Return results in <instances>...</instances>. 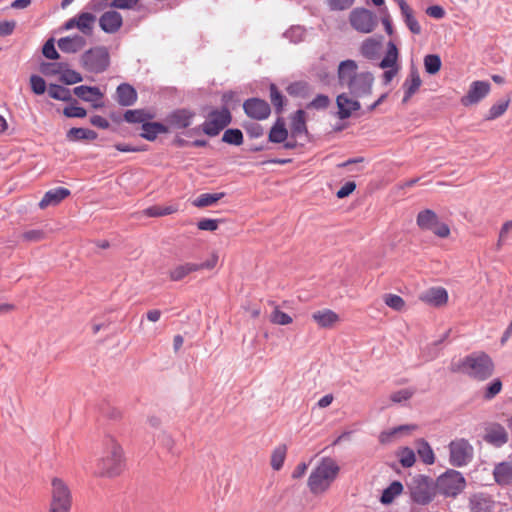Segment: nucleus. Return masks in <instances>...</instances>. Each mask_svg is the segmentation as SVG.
<instances>
[{
  "instance_id": "6e6d98bb",
  "label": "nucleus",
  "mask_w": 512,
  "mask_h": 512,
  "mask_svg": "<svg viewBox=\"0 0 512 512\" xmlns=\"http://www.w3.org/2000/svg\"><path fill=\"white\" fill-rule=\"evenodd\" d=\"M384 302L388 307L396 311H401L405 306L404 300L396 294H387L384 298Z\"/></svg>"
},
{
  "instance_id": "412c9836",
  "label": "nucleus",
  "mask_w": 512,
  "mask_h": 512,
  "mask_svg": "<svg viewBox=\"0 0 512 512\" xmlns=\"http://www.w3.org/2000/svg\"><path fill=\"white\" fill-rule=\"evenodd\" d=\"M382 50L381 38H367L360 46L361 55L368 60H377L380 57Z\"/></svg>"
},
{
  "instance_id": "bf43d9fd",
  "label": "nucleus",
  "mask_w": 512,
  "mask_h": 512,
  "mask_svg": "<svg viewBox=\"0 0 512 512\" xmlns=\"http://www.w3.org/2000/svg\"><path fill=\"white\" fill-rule=\"evenodd\" d=\"M330 104V99L324 94L317 95L308 105L307 108H313L316 110L326 109Z\"/></svg>"
},
{
  "instance_id": "423d86ee",
  "label": "nucleus",
  "mask_w": 512,
  "mask_h": 512,
  "mask_svg": "<svg viewBox=\"0 0 512 512\" xmlns=\"http://www.w3.org/2000/svg\"><path fill=\"white\" fill-rule=\"evenodd\" d=\"M435 485L441 495L455 498L465 489L466 480L461 472L449 469L437 478Z\"/></svg>"
},
{
  "instance_id": "c03bdc74",
  "label": "nucleus",
  "mask_w": 512,
  "mask_h": 512,
  "mask_svg": "<svg viewBox=\"0 0 512 512\" xmlns=\"http://www.w3.org/2000/svg\"><path fill=\"white\" fill-rule=\"evenodd\" d=\"M158 134H160V123L146 121L142 124V132L140 133L141 137L147 140H154L157 138Z\"/></svg>"
},
{
  "instance_id": "a18cd8bd",
  "label": "nucleus",
  "mask_w": 512,
  "mask_h": 512,
  "mask_svg": "<svg viewBox=\"0 0 512 512\" xmlns=\"http://www.w3.org/2000/svg\"><path fill=\"white\" fill-rule=\"evenodd\" d=\"M424 67L428 74H436L441 68V59L436 54H428L424 57Z\"/></svg>"
},
{
  "instance_id": "ddd939ff",
  "label": "nucleus",
  "mask_w": 512,
  "mask_h": 512,
  "mask_svg": "<svg viewBox=\"0 0 512 512\" xmlns=\"http://www.w3.org/2000/svg\"><path fill=\"white\" fill-rule=\"evenodd\" d=\"M491 85L488 81H473L465 96L461 98V104L470 106L480 102L490 92Z\"/></svg>"
},
{
  "instance_id": "6e6552de",
  "label": "nucleus",
  "mask_w": 512,
  "mask_h": 512,
  "mask_svg": "<svg viewBox=\"0 0 512 512\" xmlns=\"http://www.w3.org/2000/svg\"><path fill=\"white\" fill-rule=\"evenodd\" d=\"M449 462L454 467H464L468 465L472 458L474 449L468 440L460 438L451 441L448 445Z\"/></svg>"
},
{
  "instance_id": "864d4df0",
  "label": "nucleus",
  "mask_w": 512,
  "mask_h": 512,
  "mask_svg": "<svg viewBox=\"0 0 512 512\" xmlns=\"http://www.w3.org/2000/svg\"><path fill=\"white\" fill-rule=\"evenodd\" d=\"M305 31L300 26L291 27L284 33V37L292 43H298L303 40Z\"/></svg>"
},
{
  "instance_id": "2eb2a0df",
  "label": "nucleus",
  "mask_w": 512,
  "mask_h": 512,
  "mask_svg": "<svg viewBox=\"0 0 512 512\" xmlns=\"http://www.w3.org/2000/svg\"><path fill=\"white\" fill-rule=\"evenodd\" d=\"M73 93L83 101L92 103L96 109L103 107L101 100L104 95L96 86L80 85L73 89Z\"/></svg>"
},
{
  "instance_id": "8fccbe9b",
  "label": "nucleus",
  "mask_w": 512,
  "mask_h": 512,
  "mask_svg": "<svg viewBox=\"0 0 512 512\" xmlns=\"http://www.w3.org/2000/svg\"><path fill=\"white\" fill-rule=\"evenodd\" d=\"M412 429H414V426L401 425V426L395 427L389 431L382 432L379 436V440L383 444L389 443L391 441L392 437L396 436L397 434H399L403 431H410Z\"/></svg>"
},
{
  "instance_id": "09e8293b",
  "label": "nucleus",
  "mask_w": 512,
  "mask_h": 512,
  "mask_svg": "<svg viewBox=\"0 0 512 512\" xmlns=\"http://www.w3.org/2000/svg\"><path fill=\"white\" fill-rule=\"evenodd\" d=\"M222 141L227 144L239 146L243 143V134L239 129H227L223 133Z\"/></svg>"
},
{
  "instance_id": "79ce46f5",
  "label": "nucleus",
  "mask_w": 512,
  "mask_h": 512,
  "mask_svg": "<svg viewBox=\"0 0 512 512\" xmlns=\"http://www.w3.org/2000/svg\"><path fill=\"white\" fill-rule=\"evenodd\" d=\"M48 94L51 98H53L55 100H60V101H65V102L72 100V95H71L70 90L61 85L51 84L48 88Z\"/></svg>"
},
{
  "instance_id": "aec40b11",
  "label": "nucleus",
  "mask_w": 512,
  "mask_h": 512,
  "mask_svg": "<svg viewBox=\"0 0 512 512\" xmlns=\"http://www.w3.org/2000/svg\"><path fill=\"white\" fill-rule=\"evenodd\" d=\"M70 195V190L64 187H57L47 191L41 201L39 202V207L41 209H46L49 206H56L62 200Z\"/></svg>"
},
{
  "instance_id": "ea45409f",
  "label": "nucleus",
  "mask_w": 512,
  "mask_h": 512,
  "mask_svg": "<svg viewBox=\"0 0 512 512\" xmlns=\"http://www.w3.org/2000/svg\"><path fill=\"white\" fill-rule=\"evenodd\" d=\"M288 137V131L283 121L277 120L270 130L269 141L273 143H283Z\"/></svg>"
},
{
  "instance_id": "c756f323",
  "label": "nucleus",
  "mask_w": 512,
  "mask_h": 512,
  "mask_svg": "<svg viewBox=\"0 0 512 512\" xmlns=\"http://www.w3.org/2000/svg\"><path fill=\"white\" fill-rule=\"evenodd\" d=\"M311 317L321 328H330L339 321L338 314L330 309L318 310Z\"/></svg>"
},
{
  "instance_id": "680f3d73",
  "label": "nucleus",
  "mask_w": 512,
  "mask_h": 512,
  "mask_svg": "<svg viewBox=\"0 0 512 512\" xmlns=\"http://www.w3.org/2000/svg\"><path fill=\"white\" fill-rule=\"evenodd\" d=\"M30 84L32 91L37 95L43 94L46 90L45 80L38 75H32L30 77Z\"/></svg>"
},
{
  "instance_id": "603ef678",
  "label": "nucleus",
  "mask_w": 512,
  "mask_h": 512,
  "mask_svg": "<svg viewBox=\"0 0 512 512\" xmlns=\"http://www.w3.org/2000/svg\"><path fill=\"white\" fill-rule=\"evenodd\" d=\"M308 91L309 85L304 81L294 82L287 87V92L294 96H304Z\"/></svg>"
},
{
  "instance_id": "69168bd1",
  "label": "nucleus",
  "mask_w": 512,
  "mask_h": 512,
  "mask_svg": "<svg viewBox=\"0 0 512 512\" xmlns=\"http://www.w3.org/2000/svg\"><path fill=\"white\" fill-rule=\"evenodd\" d=\"M42 53L46 58L50 60H56L59 58V54L55 49L53 39H49L46 41V43L43 45Z\"/></svg>"
},
{
  "instance_id": "473e14b6",
  "label": "nucleus",
  "mask_w": 512,
  "mask_h": 512,
  "mask_svg": "<svg viewBox=\"0 0 512 512\" xmlns=\"http://www.w3.org/2000/svg\"><path fill=\"white\" fill-rule=\"evenodd\" d=\"M153 118L154 114L145 109L127 110L123 115V119L127 123L133 124H144L146 121H150Z\"/></svg>"
},
{
  "instance_id": "39448f33",
  "label": "nucleus",
  "mask_w": 512,
  "mask_h": 512,
  "mask_svg": "<svg viewBox=\"0 0 512 512\" xmlns=\"http://www.w3.org/2000/svg\"><path fill=\"white\" fill-rule=\"evenodd\" d=\"M80 63L90 73H103L110 65L109 51L105 46L90 48L81 55Z\"/></svg>"
},
{
  "instance_id": "f3484780",
  "label": "nucleus",
  "mask_w": 512,
  "mask_h": 512,
  "mask_svg": "<svg viewBox=\"0 0 512 512\" xmlns=\"http://www.w3.org/2000/svg\"><path fill=\"white\" fill-rule=\"evenodd\" d=\"M494 505L492 496L483 492L474 493L469 498L471 512H492Z\"/></svg>"
},
{
  "instance_id": "c85d7f7f",
  "label": "nucleus",
  "mask_w": 512,
  "mask_h": 512,
  "mask_svg": "<svg viewBox=\"0 0 512 512\" xmlns=\"http://www.w3.org/2000/svg\"><path fill=\"white\" fill-rule=\"evenodd\" d=\"M421 84L422 81L418 73V70L415 67H412L408 78L405 80L403 84V88L405 90L403 102H407L412 97V95L420 88Z\"/></svg>"
},
{
  "instance_id": "b1692460",
  "label": "nucleus",
  "mask_w": 512,
  "mask_h": 512,
  "mask_svg": "<svg viewBox=\"0 0 512 512\" xmlns=\"http://www.w3.org/2000/svg\"><path fill=\"white\" fill-rule=\"evenodd\" d=\"M495 482L500 486H507L512 483V462L503 461L497 463L493 469Z\"/></svg>"
},
{
  "instance_id": "bb28decb",
  "label": "nucleus",
  "mask_w": 512,
  "mask_h": 512,
  "mask_svg": "<svg viewBox=\"0 0 512 512\" xmlns=\"http://www.w3.org/2000/svg\"><path fill=\"white\" fill-rule=\"evenodd\" d=\"M195 116V113L187 109H179L171 113L168 118V122L175 128H186L191 123Z\"/></svg>"
},
{
  "instance_id": "9d476101",
  "label": "nucleus",
  "mask_w": 512,
  "mask_h": 512,
  "mask_svg": "<svg viewBox=\"0 0 512 512\" xmlns=\"http://www.w3.org/2000/svg\"><path fill=\"white\" fill-rule=\"evenodd\" d=\"M398 57L399 53L396 45L392 41L388 42L385 56L379 63V67L385 69L383 73L385 85L389 84L399 72Z\"/></svg>"
},
{
  "instance_id": "0e129e2a",
  "label": "nucleus",
  "mask_w": 512,
  "mask_h": 512,
  "mask_svg": "<svg viewBox=\"0 0 512 512\" xmlns=\"http://www.w3.org/2000/svg\"><path fill=\"white\" fill-rule=\"evenodd\" d=\"M221 220L204 218L198 221L197 227L203 231H215L218 229Z\"/></svg>"
},
{
  "instance_id": "9b49d317",
  "label": "nucleus",
  "mask_w": 512,
  "mask_h": 512,
  "mask_svg": "<svg viewBox=\"0 0 512 512\" xmlns=\"http://www.w3.org/2000/svg\"><path fill=\"white\" fill-rule=\"evenodd\" d=\"M351 26L361 33H370L377 25L376 16L365 8L354 9L349 16Z\"/></svg>"
},
{
  "instance_id": "f257e3e1",
  "label": "nucleus",
  "mask_w": 512,
  "mask_h": 512,
  "mask_svg": "<svg viewBox=\"0 0 512 512\" xmlns=\"http://www.w3.org/2000/svg\"><path fill=\"white\" fill-rule=\"evenodd\" d=\"M450 370L454 373L460 372L470 378L483 381L493 374L494 363L488 354L475 352L459 361H453Z\"/></svg>"
},
{
  "instance_id": "2f4dec72",
  "label": "nucleus",
  "mask_w": 512,
  "mask_h": 512,
  "mask_svg": "<svg viewBox=\"0 0 512 512\" xmlns=\"http://www.w3.org/2000/svg\"><path fill=\"white\" fill-rule=\"evenodd\" d=\"M77 17L76 28L80 30L84 35L90 36L93 33L94 23L96 17L89 12H82Z\"/></svg>"
},
{
  "instance_id": "49530a36",
  "label": "nucleus",
  "mask_w": 512,
  "mask_h": 512,
  "mask_svg": "<svg viewBox=\"0 0 512 512\" xmlns=\"http://www.w3.org/2000/svg\"><path fill=\"white\" fill-rule=\"evenodd\" d=\"M510 100H501L492 105L486 115V120H494L504 114L509 106Z\"/></svg>"
},
{
  "instance_id": "cd10ccee",
  "label": "nucleus",
  "mask_w": 512,
  "mask_h": 512,
  "mask_svg": "<svg viewBox=\"0 0 512 512\" xmlns=\"http://www.w3.org/2000/svg\"><path fill=\"white\" fill-rule=\"evenodd\" d=\"M401 14L404 18V22L413 34L421 33V26L413 15V11L405 0H396Z\"/></svg>"
},
{
  "instance_id": "338daca9",
  "label": "nucleus",
  "mask_w": 512,
  "mask_h": 512,
  "mask_svg": "<svg viewBox=\"0 0 512 512\" xmlns=\"http://www.w3.org/2000/svg\"><path fill=\"white\" fill-rule=\"evenodd\" d=\"M414 391L411 389H401L391 394L390 399L395 403H401L412 397Z\"/></svg>"
},
{
  "instance_id": "e433bc0d",
  "label": "nucleus",
  "mask_w": 512,
  "mask_h": 512,
  "mask_svg": "<svg viewBox=\"0 0 512 512\" xmlns=\"http://www.w3.org/2000/svg\"><path fill=\"white\" fill-rule=\"evenodd\" d=\"M438 217L436 213L430 209L419 212L417 216V225L421 229L431 230L437 224Z\"/></svg>"
},
{
  "instance_id": "393cba45",
  "label": "nucleus",
  "mask_w": 512,
  "mask_h": 512,
  "mask_svg": "<svg viewBox=\"0 0 512 512\" xmlns=\"http://www.w3.org/2000/svg\"><path fill=\"white\" fill-rule=\"evenodd\" d=\"M116 101L121 106H132L137 101V92L133 86L128 83L120 84L116 89Z\"/></svg>"
},
{
  "instance_id": "4be33fe9",
  "label": "nucleus",
  "mask_w": 512,
  "mask_h": 512,
  "mask_svg": "<svg viewBox=\"0 0 512 512\" xmlns=\"http://www.w3.org/2000/svg\"><path fill=\"white\" fill-rule=\"evenodd\" d=\"M420 299L433 306H442L448 301V293L442 287H433L421 294Z\"/></svg>"
},
{
  "instance_id": "c9c22d12",
  "label": "nucleus",
  "mask_w": 512,
  "mask_h": 512,
  "mask_svg": "<svg viewBox=\"0 0 512 512\" xmlns=\"http://www.w3.org/2000/svg\"><path fill=\"white\" fill-rule=\"evenodd\" d=\"M66 137L72 142L80 140H95L97 138V133L91 129L74 127L67 132Z\"/></svg>"
},
{
  "instance_id": "72a5a7b5",
  "label": "nucleus",
  "mask_w": 512,
  "mask_h": 512,
  "mask_svg": "<svg viewBox=\"0 0 512 512\" xmlns=\"http://www.w3.org/2000/svg\"><path fill=\"white\" fill-rule=\"evenodd\" d=\"M417 454L421 461L426 465H432L435 462V455L430 444L424 439L416 441Z\"/></svg>"
},
{
  "instance_id": "7c9ffc66",
  "label": "nucleus",
  "mask_w": 512,
  "mask_h": 512,
  "mask_svg": "<svg viewBox=\"0 0 512 512\" xmlns=\"http://www.w3.org/2000/svg\"><path fill=\"white\" fill-rule=\"evenodd\" d=\"M306 133V113L299 109L291 117V136L297 138Z\"/></svg>"
},
{
  "instance_id": "4d7b16f0",
  "label": "nucleus",
  "mask_w": 512,
  "mask_h": 512,
  "mask_svg": "<svg viewBox=\"0 0 512 512\" xmlns=\"http://www.w3.org/2000/svg\"><path fill=\"white\" fill-rule=\"evenodd\" d=\"M502 389V382L499 378L494 379L489 383L484 392V398L490 400L494 398Z\"/></svg>"
},
{
  "instance_id": "5fc2aeb1",
  "label": "nucleus",
  "mask_w": 512,
  "mask_h": 512,
  "mask_svg": "<svg viewBox=\"0 0 512 512\" xmlns=\"http://www.w3.org/2000/svg\"><path fill=\"white\" fill-rule=\"evenodd\" d=\"M270 321L278 325H288L292 323V318L287 313L276 308L270 316Z\"/></svg>"
},
{
  "instance_id": "3c124183",
  "label": "nucleus",
  "mask_w": 512,
  "mask_h": 512,
  "mask_svg": "<svg viewBox=\"0 0 512 512\" xmlns=\"http://www.w3.org/2000/svg\"><path fill=\"white\" fill-rule=\"evenodd\" d=\"M67 66L66 62H57V63H43L41 65V72L44 75H60L62 74L63 69Z\"/></svg>"
},
{
  "instance_id": "f8f14e48",
  "label": "nucleus",
  "mask_w": 512,
  "mask_h": 512,
  "mask_svg": "<svg viewBox=\"0 0 512 512\" xmlns=\"http://www.w3.org/2000/svg\"><path fill=\"white\" fill-rule=\"evenodd\" d=\"M374 77L369 72H361L354 79L350 80L345 87L348 88L350 93L355 97H364L370 95Z\"/></svg>"
},
{
  "instance_id": "5701e85b",
  "label": "nucleus",
  "mask_w": 512,
  "mask_h": 512,
  "mask_svg": "<svg viewBox=\"0 0 512 512\" xmlns=\"http://www.w3.org/2000/svg\"><path fill=\"white\" fill-rule=\"evenodd\" d=\"M86 45V40L81 35L62 37L58 40V47L64 53H76Z\"/></svg>"
},
{
  "instance_id": "1a4fd4ad",
  "label": "nucleus",
  "mask_w": 512,
  "mask_h": 512,
  "mask_svg": "<svg viewBox=\"0 0 512 512\" xmlns=\"http://www.w3.org/2000/svg\"><path fill=\"white\" fill-rule=\"evenodd\" d=\"M231 122V114L227 108L214 110L209 113L202 124V131L208 136H216Z\"/></svg>"
},
{
  "instance_id": "052dcab7",
  "label": "nucleus",
  "mask_w": 512,
  "mask_h": 512,
  "mask_svg": "<svg viewBox=\"0 0 512 512\" xmlns=\"http://www.w3.org/2000/svg\"><path fill=\"white\" fill-rule=\"evenodd\" d=\"M270 99L274 107L280 111L283 107L284 97L279 92L275 84L270 85Z\"/></svg>"
},
{
  "instance_id": "f03ea898",
  "label": "nucleus",
  "mask_w": 512,
  "mask_h": 512,
  "mask_svg": "<svg viewBox=\"0 0 512 512\" xmlns=\"http://www.w3.org/2000/svg\"><path fill=\"white\" fill-rule=\"evenodd\" d=\"M124 470L121 446L112 436L103 440V455L98 459L95 473L102 477H116Z\"/></svg>"
},
{
  "instance_id": "4c0bfd02",
  "label": "nucleus",
  "mask_w": 512,
  "mask_h": 512,
  "mask_svg": "<svg viewBox=\"0 0 512 512\" xmlns=\"http://www.w3.org/2000/svg\"><path fill=\"white\" fill-rule=\"evenodd\" d=\"M225 196L224 192L219 193H203L195 198L192 202L193 206L198 208L208 207L215 204Z\"/></svg>"
},
{
  "instance_id": "774afa93",
  "label": "nucleus",
  "mask_w": 512,
  "mask_h": 512,
  "mask_svg": "<svg viewBox=\"0 0 512 512\" xmlns=\"http://www.w3.org/2000/svg\"><path fill=\"white\" fill-rule=\"evenodd\" d=\"M44 232L42 230L34 229L26 231L22 234V239L27 242H38L44 239Z\"/></svg>"
},
{
  "instance_id": "a211bd4d",
  "label": "nucleus",
  "mask_w": 512,
  "mask_h": 512,
  "mask_svg": "<svg viewBox=\"0 0 512 512\" xmlns=\"http://www.w3.org/2000/svg\"><path fill=\"white\" fill-rule=\"evenodd\" d=\"M338 107V117L340 119L349 118L353 112L360 109L361 105L357 100L350 98L346 93L339 94L336 98Z\"/></svg>"
},
{
  "instance_id": "37998d69",
  "label": "nucleus",
  "mask_w": 512,
  "mask_h": 512,
  "mask_svg": "<svg viewBox=\"0 0 512 512\" xmlns=\"http://www.w3.org/2000/svg\"><path fill=\"white\" fill-rule=\"evenodd\" d=\"M397 457L400 464L404 468H410L415 464L416 456L413 449L409 447H402L397 452Z\"/></svg>"
},
{
  "instance_id": "e2e57ef3",
  "label": "nucleus",
  "mask_w": 512,
  "mask_h": 512,
  "mask_svg": "<svg viewBox=\"0 0 512 512\" xmlns=\"http://www.w3.org/2000/svg\"><path fill=\"white\" fill-rule=\"evenodd\" d=\"M63 114L68 118H83L87 112L83 107L71 105L64 108Z\"/></svg>"
},
{
  "instance_id": "f704fd0d",
  "label": "nucleus",
  "mask_w": 512,
  "mask_h": 512,
  "mask_svg": "<svg viewBox=\"0 0 512 512\" xmlns=\"http://www.w3.org/2000/svg\"><path fill=\"white\" fill-rule=\"evenodd\" d=\"M199 266L196 263H184L173 268L169 275L172 281H180L188 276L190 273L198 271Z\"/></svg>"
},
{
  "instance_id": "4468645a",
  "label": "nucleus",
  "mask_w": 512,
  "mask_h": 512,
  "mask_svg": "<svg viewBox=\"0 0 512 512\" xmlns=\"http://www.w3.org/2000/svg\"><path fill=\"white\" fill-rule=\"evenodd\" d=\"M243 108L249 117L258 120L266 119L271 112L269 104L258 98L246 100L243 104Z\"/></svg>"
},
{
  "instance_id": "a878e982",
  "label": "nucleus",
  "mask_w": 512,
  "mask_h": 512,
  "mask_svg": "<svg viewBox=\"0 0 512 512\" xmlns=\"http://www.w3.org/2000/svg\"><path fill=\"white\" fill-rule=\"evenodd\" d=\"M357 63L354 60H344L338 66V79L341 86H346L350 80L354 79L357 73Z\"/></svg>"
},
{
  "instance_id": "7ed1b4c3",
  "label": "nucleus",
  "mask_w": 512,
  "mask_h": 512,
  "mask_svg": "<svg viewBox=\"0 0 512 512\" xmlns=\"http://www.w3.org/2000/svg\"><path fill=\"white\" fill-rule=\"evenodd\" d=\"M340 467L331 457H323L309 475L307 485L312 494H323L337 478Z\"/></svg>"
},
{
  "instance_id": "6ab92c4d",
  "label": "nucleus",
  "mask_w": 512,
  "mask_h": 512,
  "mask_svg": "<svg viewBox=\"0 0 512 512\" xmlns=\"http://www.w3.org/2000/svg\"><path fill=\"white\" fill-rule=\"evenodd\" d=\"M484 440L496 447H500L508 441L505 428L499 424H492L486 428Z\"/></svg>"
},
{
  "instance_id": "a19ab883",
  "label": "nucleus",
  "mask_w": 512,
  "mask_h": 512,
  "mask_svg": "<svg viewBox=\"0 0 512 512\" xmlns=\"http://www.w3.org/2000/svg\"><path fill=\"white\" fill-rule=\"evenodd\" d=\"M287 454V446L285 444L278 445L271 454V467L275 471H279L284 464Z\"/></svg>"
},
{
  "instance_id": "20e7f679",
  "label": "nucleus",
  "mask_w": 512,
  "mask_h": 512,
  "mask_svg": "<svg viewBox=\"0 0 512 512\" xmlns=\"http://www.w3.org/2000/svg\"><path fill=\"white\" fill-rule=\"evenodd\" d=\"M406 487L410 500L418 505H428L436 496V485L433 479L426 475H415L407 482Z\"/></svg>"
},
{
  "instance_id": "dca6fc26",
  "label": "nucleus",
  "mask_w": 512,
  "mask_h": 512,
  "mask_svg": "<svg viewBox=\"0 0 512 512\" xmlns=\"http://www.w3.org/2000/svg\"><path fill=\"white\" fill-rule=\"evenodd\" d=\"M123 24L121 14L115 10L104 12L99 18V26L108 34L116 33Z\"/></svg>"
},
{
  "instance_id": "0eeeda50",
  "label": "nucleus",
  "mask_w": 512,
  "mask_h": 512,
  "mask_svg": "<svg viewBox=\"0 0 512 512\" xmlns=\"http://www.w3.org/2000/svg\"><path fill=\"white\" fill-rule=\"evenodd\" d=\"M51 501L49 512H70L72 495L67 484L60 478H53L51 482Z\"/></svg>"
},
{
  "instance_id": "13d9d810",
  "label": "nucleus",
  "mask_w": 512,
  "mask_h": 512,
  "mask_svg": "<svg viewBox=\"0 0 512 512\" xmlns=\"http://www.w3.org/2000/svg\"><path fill=\"white\" fill-rule=\"evenodd\" d=\"M355 0H326L331 11H344L349 9Z\"/></svg>"
},
{
  "instance_id": "de8ad7c7",
  "label": "nucleus",
  "mask_w": 512,
  "mask_h": 512,
  "mask_svg": "<svg viewBox=\"0 0 512 512\" xmlns=\"http://www.w3.org/2000/svg\"><path fill=\"white\" fill-rule=\"evenodd\" d=\"M83 80L81 74L75 70L69 68V65L65 66L60 76V81L67 84L72 85L79 83Z\"/></svg>"
},
{
  "instance_id": "58836bf2",
  "label": "nucleus",
  "mask_w": 512,
  "mask_h": 512,
  "mask_svg": "<svg viewBox=\"0 0 512 512\" xmlns=\"http://www.w3.org/2000/svg\"><path fill=\"white\" fill-rule=\"evenodd\" d=\"M403 485L399 481H393L381 495V502L383 504H390L393 500L402 493Z\"/></svg>"
}]
</instances>
